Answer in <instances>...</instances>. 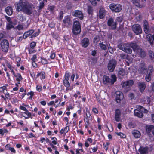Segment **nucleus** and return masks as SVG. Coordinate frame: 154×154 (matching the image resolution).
<instances>
[{
  "label": "nucleus",
  "instance_id": "49530a36",
  "mask_svg": "<svg viewBox=\"0 0 154 154\" xmlns=\"http://www.w3.org/2000/svg\"><path fill=\"white\" fill-rule=\"evenodd\" d=\"M91 60H92L91 62V65H94L97 63V59L96 57H91Z\"/></svg>",
  "mask_w": 154,
  "mask_h": 154
},
{
  "label": "nucleus",
  "instance_id": "e2e57ef3",
  "mask_svg": "<svg viewBox=\"0 0 154 154\" xmlns=\"http://www.w3.org/2000/svg\"><path fill=\"white\" fill-rule=\"evenodd\" d=\"M63 12L62 11H60L59 13V19L61 20L63 16Z\"/></svg>",
  "mask_w": 154,
  "mask_h": 154
},
{
  "label": "nucleus",
  "instance_id": "e433bc0d",
  "mask_svg": "<svg viewBox=\"0 0 154 154\" xmlns=\"http://www.w3.org/2000/svg\"><path fill=\"white\" fill-rule=\"evenodd\" d=\"M8 86V84H5V85H3L2 86L0 87V93L3 92L5 94V91H7V87Z\"/></svg>",
  "mask_w": 154,
  "mask_h": 154
},
{
  "label": "nucleus",
  "instance_id": "6e6552de",
  "mask_svg": "<svg viewBox=\"0 0 154 154\" xmlns=\"http://www.w3.org/2000/svg\"><path fill=\"white\" fill-rule=\"evenodd\" d=\"M116 64L117 62L115 60H111L109 61L107 66L108 70L111 72H113L116 66Z\"/></svg>",
  "mask_w": 154,
  "mask_h": 154
},
{
  "label": "nucleus",
  "instance_id": "052dcab7",
  "mask_svg": "<svg viewBox=\"0 0 154 154\" xmlns=\"http://www.w3.org/2000/svg\"><path fill=\"white\" fill-rule=\"evenodd\" d=\"M92 112L95 114H98L99 112L98 111L97 109L95 107H93L92 109Z\"/></svg>",
  "mask_w": 154,
  "mask_h": 154
},
{
  "label": "nucleus",
  "instance_id": "4c0bfd02",
  "mask_svg": "<svg viewBox=\"0 0 154 154\" xmlns=\"http://www.w3.org/2000/svg\"><path fill=\"white\" fill-rule=\"evenodd\" d=\"M13 23H7L6 26V29L7 31H9L14 27V26L13 25Z\"/></svg>",
  "mask_w": 154,
  "mask_h": 154
},
{
  "label": "nucleus",
  "instance_id": "20e7f679",
  "mask_svg": "<svg viewBox=\"0 0 154 154\" xmlns=\"http://www.w3.org/2000/svg\"><path fill=\"white\" fill-rule=\"evenodd\" d=\"M19 109L20 110L24 111V112H20V113L22 117L25 118V119H27L29 118L31 119L33 118L31 113L29 112L26 107L23 106H20L19 107Z\"/></svg>",
  "mask_w": 154,
  "mask_h": 154
},
{
  "label": "nucleus",
  "instance_id": "4468645a",
  "mask_svg": "<svg viewBox=\"0 0 154 154\" xmlns=\"http://www.w3.org/2000/svg\"><path fill=\"white\" fill-rule=\"evenodd\" d=\"M132 29L134 33L137 35H138L142 32L141 28L140 26L138 24L133 25Z\"/></svg>",
  "mask_w": 154,
  "mask_h": 154
},
{
  "label": "nucleus",
  "instance_id": "bf43d9fd",
  "mask_svg": "<svg viewBox=\"0 0 154 154\" xmlns=\"http://www.w3.org/2000/svg\"><path fill=\"white\" fill-rule=\"evenodd\" d=\"M45 140L46 143L48 144L49 145L51 146V145L52 144V141H51L48 138H46V139H45Z\"/></svg>",
  "mask_w": 154,
  "mask_h": 154
},
{
  "label": "nucleus",
  "instance_id": "5fc2aeb1",
  "mask_svg": "<svg viewBox=\"0 0 154 154\" xmlns=\"http://www.w3.org/2000/svg\"><path fill=\"white\" fill-rule=\"evenodd\" d=\"M56 56V54L55 52L53 51H51V54L50 56V57L51 59H54Z\"/></svg>",
  "mask_w": 154,
  "mask_h": 154
},
{
  "label": "nucleus",
  "instance_id": "f704fd0d",
  "mask_svg": "<svg viewBox=\"0 0 154 154\" xmlns=\"http://www.w3.org/2000/svg\"><path fill=\"white\" fill-rule=\"evenodd\" d=\"M41 76V79H44L45 78V73L44 71H41L39 72H38L36 75V78H38Z\"/></svg>",
  "mask_w": 154,
  "mask_h": 154
},
{
  "label": "nucleus",
  "instance_id": "f03ea898",
  "mask_svg": "<svg viewBox=\"0 0 154 154\" xmlns=\"http://www.w3.org/2000/svg\"><path fill=\"white\" fill-rule=\"evenodd\" d=\"M70 75V73L69 72L66 71L63 77V85L66 88V91H70L73 89V88H71L70 84L69 81Z\"/></svg>",
  "mask_w": 154,
  "mask_h": 154
},
{
  "label": "nucleus",
  "instance_id": "5701e85b",
  "mask_svg": "<svg viewBox=\"0 0 154 154\" xmlns=\"http://www.w3.org/2000/svg\"><path fill=\"white\" fill-rule=\"evenodd\" d=\"M138 85L140 91L142 93L143 92L146 87V85L143 82H140L138 83Z\"/></svg>",
  "mask_w": 154,
  "mask_h": 154
},
{
  "label": "nucleus",
  "instance_id": "37998d69",
  "mask_svg": "<svg viewBox=\"0 0 154 154\" xmlns=\"http://www.w3.org/2000/svg\"><path fill=\"white\" fill-rule=\"evenodd\" d=\"M99 45L100 48L102 50H106L107 49L106 45L103 44V42L99 43Z\"/></svg>",
  "mask_w": 154,
  "mask_h": 154
},
{
  "label": "nucleus",
  "instance_id": "6ab92c4d",
  "mask_svg": "<svg viewBox=\"0 0 154 154\" xmlns=\"http://www.w3.org/2000/svg\"><path fill=\"white\" fill-rule=\"evenodd\" d=\"M51 140H52V144L50 146L51 148L55 150V151H57V146H54V145H57V146L59 145V143L57 142V139L55 137H51Z\"/></svg>",
  "mask_w": 154,
  "mask_h": 154
},
{
  "label": "nucleus",
  "instance_id": "ddd939ff",
  "mask_svg": "<svg viewBox=\"0 0 154 154\" xmlns=\"http://www.w3.org/2000/svg\"><path fill=\"white\" fill-rule=\"evenodd\" d=\"M116 100L117 103H120L121 101L123 99L124 96L123 94L121 91H118L116 92Z\"/></svg>",
  "mask_w": 154,
  "mask_h": 154
},
{
  "label": "nucleus",
  "instance_id": "c85d7f7f",
  "mask_svg": "<svg viewBox=\"0 0 154 154\" xmlns=\"http://www.w3.org/2000/svg\"><path fill=\"white\" fill-rule=\"evenodd\" d=\"M84 118H86L88 119H91L92 116L90 111L87 108H86V112L85 114L83 116Z\"/></svg>",
  "mask_w": 154,
  "mask_h": 154
},
{
  "label": "nucleus",
  "instance_id": "393cba45",
  "mask_svg": "<svg viewBox=\"0 0 154 154\" xmlns=\"http://www.w3.org/2000/svg\"><path fill=\"white\" fill-rule=\"evenodd\" d=\"M149 148L147 147L140 146L139 149V151L140 154H148Z\"/></svg>",
  "mask_w": 154,
  "mask_h": 154
},
{
  "label": "nucleus",
  "instance_id": "2f4dec72",
  "mask_svg": "<svg viewBox=\"0 0 154 154\" xmlns=\"http://www.w3.org/2000/svg\"><path fill=\"white\" fill-rule=\"evenodd\" d=\"M8 107L9 108L8 109L10 110V111L6 109L5 110L4 113L6 114H9L10 112L12 114L14 113V111L11 109L12 106L10 104H9L7 105Z\"/></svg>",
  "mask_w": 154,
  "mask_h": 154
},
{
  "label": "nucleus",
  "instance_id": "9d476101",
  "mask_svg": "<svg viewBox=\"0 0 154 154\" xmlns=\"http://www.w3.org/2000/svg\"><path fill=\"white\" fill-rule=\"evenodd\" d=\"M63 22L66 27H68L69 26L71 25L72 24L71 18L69 15L65 16Z\"/></svg>",
  "mask_w": 154,
  "mask_h": 154
},
{
  "label": "nucleus",
  "instance_id": "c03bdc74",
  "mask_svg": "<svg viewBox=\"0 0 154 154\" xmlns=\"http://www.w3.org/2000/svg\"><path fill=\"white\" fill-rule=\"evenodd\" d=\"M27 95L28 96L30 95V96H29L28 99L30 100H32V98L33 96L34 95V93L33 91H31L30 92H28V93H26Z\"/></svg>",
  "mask_w": 154,
  "mask_h": 154
},
{
  "label": "nucleus",
  "instance_id": "58836bf2",
  "mask_svg": "<svg viewBox=\"0 0 154 154\" xmlns=\"http://www.w3.org/2000/svg\"><path fill=\"white\" fill-rule=\"evenodd\" d=\"M148 54L150 59L153 60H154V53L150 50L148 51Z\"/></svg>",
  "mask_w": 154,
  "mask_h": 154
},
{
  "label": "nucleus",
  "instance_id": "6e6d98bb",
  "mask_svg": "<svg viewBox=\"0 0 154 154\" xmlns=\"http://www.w3.org/2000/svg\"><path fill=\"white\" fill-rule=\"evenodd\" d=\"M16 56L14 52L11 53L9 55V57L12 60H14Z\"/></svg>",
  "mask_w": 154,
  "mask_h": 154
},
{
  "label": "nucleus",
  "instance_id": "2eb2a0df",
  "mask_svg": "<svg viewBox=\"0 0 154 154\" xmlns=\"http://www.w3.org/2000/svg\"><path fill=\"white\" fill-rule=\"evenodd\" d=\"M147 70V68L144 63H140V66L138 69V71L139 74H143L145 71Z\"/></svg>",
  "mask_w": 154,
  "mask_h": 154
},
{
  "label": "nucleus",
  "instance_id": "aec40b11",
  "mask_svg": "<svg viewBox=\"0 0 154 154\" xmlns=\"http://www.w3.org/2000/svg\"><path fill=\"white\" fill-rule=\"evenodd\" d=\"M81 45L83 47L86 48L89 44V39L87 38H85L81 41Z\"/></svg>",
  "mask_w": 154,
  "mask_h": 154
},
{
  "label": "nucleus",
  "instance_id": "c756f323",
  "mask_svg": "<svg viewBox=\"0 0 154 154\" xmlns=\"http://www.w3.org/2000/svg\"><path fill=\"white\" fill-rule=\"evenodd\" d=\"M146 38L148 42L149 43L150 45L152 46L154 44V42L152 35L151 34H149L146 36Z\"/></svg>",
  "mask_w": 154,
  "mask_h": 154
},
{
  "label": "nucleus",
  "instance_id": "0e129e2a",
  "mask_svg": "<svg viewBox=\"0 0 154 154\" xmlns=\"http://www.w3.org/2000/svg\"><path fill=\"white\" fill-rule=\"evenodd\" d=\"M36 90L38 92H40L42 90V86L41 85H37L36 86Z\"/></svg>",
  "mask_w": 154,
  "mask_h": 154
},
{
  "label": "nucleus",
  "instance_id": "72a5a7b5",
  "mask_svg": "<svg viewBox=\"0 0 154 154\" xmlns=\"http://www.w3.org/2000/svg\"><path fill=\"white\" fill-rule=\"evenodd\" d=\"M132 134L136 138H139L141 135V134L140 131L137 130H134L132 132Z\"/></svg>",
  "mask_w": 154,
  "mask_h": 154
},
{
  "label": "nucleus",
  "instance_id": "1a4fd4ad",
  "mask_svg": "<svg viewBox=\"0 0 154 154\" xmlns=\"http://www.w3.org/2000/svg\"><path fill=\"white\" fill-rule=\"evenodd\" d=\"M107 24L108 26L110 27L111 29L113 30L116 29L117 28V23L116 22H114V19L112 17L108 20Z\"/></svg>",
  "mask_w": 154,
  "mask_h": 154
},
{
  "label": "nucleus",
  "instance_id": "a19ab883",
  "mask_svg": "<svg viewBox=\"0 0 154 154\" xmlns=\"http://www.w3.org/2000/svg\"><path fill=\"white\" fill-rule=\"evenodd\" d=\"M125 74V70L124 69L121 68L118 72V75L120 76H123Z\"/></svg>",
  "mask_w": 154,
  "mask_h": 154
},
{
  "label": "nucleus",
  "instance_id": "4d7b16f0",
  "mask_svg": "<svg viewBox=\"0 0 154 154\" xmlns=\"http://www.w3.org/2000/svg\"><path fill=\"white\" fill-rule=\"evenodd\" d=\"M116 134L117 135L120 136V137L122 138H125V134L121 132H117L116 133Z\"/></svg>",
  "mask_w": 154,
  "mask_h": 154
},
{
  "label": "nucleus",
  "instance_id": "0eeeda50",
  "mask_svg": "<svg viewBox=\"0 0 154 154\" xmlns=\"http://www.w3.org/2000/svg\"><path fill=\"white\" fill-rule=\"evenodd\" d=\"M109 7L112 12L115 13L119 12L122 10V5L118 3H111L109 5Z\"/></svg>",
  "mask_w": 154,
  "mask_h": 154
},
{
  "label": "nucleus",
  "instance_id": "864d4df0",
  "mask_svg": "<svg viewBox=\"0 0 154 154\" xmlns=\"http://www.w3.org/2000/svg\"><path fill=\"white\" fill-rule=\"evenodd\" d=\"M36 42L35 41L32 42L30 44V46L31 48L34 49V47L36 46Z\"/></svg>",
  "mask_w": 154,
  "mask_h": 154
},
{
  "label": "nucleus",
  "instance_id": "69168bd1",
  "mask_svg": "<svg viewBox=\"0 0 154 154\" xmlns=\"http://www.w3.org/2000/svg\"><path fill=\"white\" fill-rule=\"evenodd\" d=\"M91 148L92 149L93 152L94 153L96 152L98 150V146H96L94 147L93 148Z\"/></svg>",
  "mask_w": 154,
  "mask_h": 154
},
{
  "label": "nucleus",
  "instance_id": "f8f14e48",
  "mask_svg": "<svg viewBox=\"0 0 154 154\" xmlns=\"http://www.w3.org/2000/svg\"><path fill=\"white\" fill-rule=\"evenodd\" d=\"M133 84V81L132 80H130L122 82V85L123 88L126 89L131 87Z\"/></svg>",
  "mask_w": 154,
  "mask_h": 154
},
{
  "label": "nucleus",
  "instance_id": "dca6fc26",
  "mask_svg": "<svg viewBox=\"0 0 154 154\" xmlns=\"http://www.w3.org/2000/svg\"><path fill=\"white\" fill-rule=\"evenodd\" d=\"M12 63L10 62L9 61H7L5 62V64L6 66L10 70V72L12 73L13 75H14L15 73L14 69H15V67L13 66Z\"/></svg>",
  "mask_w": 154,
  "mask_h": 154
},
{
  "label": "nucleus",
  "instance_id": "bb28decb",
  "mask_svg": "<svg viewBox=\"0 0 154 154\" xmlns=\"http://www.w3.org/2000/svg\"><path fill=\"white\" fill-rule=\"evenodd\" d=\"M34 30L33 29L29 30L25 32L23 34V37L24 39H26L29 36L31 35L34 33Z\"/></svg>",
  "mask_w": 154,
  "mask_h": 154
},
{
  "label": "nucleus",
  "instance_id": "13d9d810",
  "mask_svg": "<svg viewBox=\"0 0 154 154\" xmlns=\"http://www.w3.org/2000/svg\"><path fill=\"white\" fill-rule=\"evenodd\" d=\"M5 17L7 21L9 22V23H13L11 18L7 16H5Z\"/></svg>",
  "mask_w": 154,
  "mask_h": 154
},
{
  "label": "nucleus",
  "instance_id": "b1692460",
  "mask_svg": "<svg viewBox=\"0 0 154 154\" xmlns=\"http://www.w3.org/2000/svg\"><path fill=\"white\" fill-rule=\"evenodd\" d=\"M153 71V68L152 67L151 69H149V71L146 74L145 77V79L147 82H149L151 80V76L152 74V72Z\"/></svg>",
  "mask_w": 154,
  "mask_h": 154
},
{
  "label": "nucleus",
  "instance_id": "a211bd4d",
  "mask_svg": "<svg viewBox=\"0 0 154 154\" xmlns=\"http://www.w3.org/2000/svg\"><path fill=\"white\" fill-rule=\"evenodd\" d=\"M121 115V111L119 109H116L115 110L114 118L116 122H119L120 121Z\"/></svg>",
  "mask_w": 154,
  "mask_h": 154
},
{
  "label": "nucleus",
  "instance_id": "de8ad7c7",
  "mask_svg": "<svg viewBox=\"0 0 154 154\" xmlns=\"http://www.w3.org/2000/svg\"><path fill=\"white\" fill-rule=\"evenodd\" d=\"M88 12L89 15L92 14L93 12L92 8L91 6H88Z\"/></svg>",
  "mask_w": 154,
  "mask_h": 154
},
{
  "label": "nucleus",
  "instance_id": "f3484780",
  "mask_svg": "<svg viewBox=\"0 0 154 154\" xmlns=\"http://www.w3.org/2000/svg\"><path fill=\"white\" fill-rule=\"evenodd\" d=\"M143 30L146 34L149 33L150 32V27L148 21L146 20H144L143 22Z\"/></svg>",
  "mask_w": 154,
  "mask_h": 154
},
{
  "label": "nucleus",
  "instance_id": "09e8293b",
  "mask_svg": "<svg viewBox=\"0 0 154 154\" xmlns=\"http://www.w3.org/2000/svg\"><path fill=\"white\" fill-rule=\"evenodd\" d=\"M18 19L21 22H23L26 20V17L22 15H20L18 16Z\"/></svg>",
  "mask_w": 154,
  "mask_h": 154
},
{
  "label": "nucleus",
  "instance_id": "338daca9",
  "mask_svg": "<svg viewBox=\"0 0 154 154\" xmlns=\"http://www.w3.org/2000/svg\"><path fill=\"white\" fill-rule=\"evenodd\" d=\"M137 108L138 109V110L142 112H143V111L145 109L144 108L141 106H138Z\"/></svg>",
  "mask_w": 154,
  "mask_h": 154
},
{
  "label": "nucleus",
  "instance_id": "7ed1b4c3",
  "mask_svg": "<svg viewBox=\"0 0 154 154\" xmlns=\"http://www.w3.org/2000/svg\"><path fill=\"white\" fill-rule=\"evenodd\" d=\"M81 31V26L80 22L77 20L74 21L72 32L74 35L79 34Z\"/></svg>",
  "mask_w": 154,
  "mask_h": 154
},
{
  "label": "nucleus",
  "instance_id": "423d86ee",
  "mask_svg": "<svg viewBox=\"0 0 154 154\" xmlns=\"http://www.w3.org/2000/svg\"><path fill=\"white\" fill-rule=\"evenodd\" d=\"M1 50L5 54L8 53L9 47V43L8 40L4 39L2 40L0 42Z\"/></svg>",
  "mask_w": 154,
  "mask_h": 154
},
{
  "label": "nucleus",
  "instance_id": "f257e3e1",
  "mask_svg": "<svg viewBox=\"0 0 154 154\" xmlns=\"http://www.w3.org/2000/svg\"><path fill=\"white\" fill-rule=\"evenodd\" d=\"M17 10L22 11L25 13L30 15L32 13V7L26 2H20L17 5Z\"/></svg>",
  "mask_w": 154,
  "mask_h": 154
},
{
  "label": "nucleus",
  "instance_id": "680f3d73",
  "mask_svg": "<svg viewBox=\"0 0 154 154\" xmlns=\"http://www.w3.org/2000/svg\"><path fill=\"white\" fill-rule=\"evenodd\" d=\"M74 109V107L72 106L71 104H69L68 107L66 108V109L68 111H69L70 109L72 110Z\"/></svg>",
  "mask_w": 154,
  "mask_h": 154
},
{
  "label": "nucleus",
  "instance_id": "8fccbe9b",
  "mask_svg": "<svg viewBox=\"0 0 154 154\" xmlns=\"http://www.w3.org/2000/svg\"><path fill=\"white\" fill-rule=\"evenodd\" d=\"M41 62L43 65H45L48 63V62L47 59L44 58H41Z\"/></svg>",
  "mask_w": 154,
  "mask_h": 154
},
{
  "label": "nucleus",
  "instance_id": "ea45409f",
  "mask_svg": "<svg viewBox=\"0 0 154 154\" xmlns=\"http://www.w3.org/2000/svg\"><path fill=\"white\" fill-rule=\"evenodd\" d=\"M131 1L136 6L139 7H141L142 6L138 0H131Z\"/></svg>",
  "mask_w": 154,
  "mask_h": 154
},
{
  "label": "nucleus",
  "instance_id": "79ce46f5",
  "mask_svg": "<svg viewBox=\"0 0 154 154\" xmlns=\"http://www.w3.org/2000/svg\"><path fill=\"white\" fill-rule=\"evenodd\" d=\"M130 47L133 49L134 50H136V51H137V49L139 48H138L137 44L135 43H131L130 44Z\"/></svg>",
  "mask_w": 154,
  "mask_h": 154
},
{
  "label": "nucleus",
  "instance_id": "cd10ccee",
  "mask_svg": "<svg viewBox=\"0 0 154 154\" xmlns=\"http://www.w3.org/2000/svg\"><path fill=\"white\" fill-rule=\"evenodd\" d=\"M14 76L16 78V80L18 82V84H20V82L23 79L21 74L20 73H17L16 74H15L14 75Z\"/></svg>",
  "mask_w": 154,
  "mask_h": 154
},
{
  "label": "nucleus",
  "instance_id": "4be33fe9",
  "mask_svg": "<svg viewBox=\"0 0 154 154\" xmlns=\"http://www.w3.org/2000/svg\"><path fill=\"white\" fill-rule=\"evenodd\" d=\"M136 52L139 56L142 58H144L146 55L145 51L141 48L138 49Z\"/></svg>",
  "mask_w": 154,
  "mask_h": 154
},
{
  "label": "nucleus",
  "instance_id": "c9c22d12",
  "mask_svg": "<svg viewBox=\"0 0 154 154\" xmlns=\"http://www.w3.org/2000/svg\"><path fill=\"white\" fill-rule=\"evenodd\" d=\"M105 10L100 9L99 11V17L100 19L103 18L105 16Z\"/></svg>",
  "mask_w": 154,
  "mask_h": 154
},
{
  "label": "nucleus",
  "instance_id": "9b49d317",
  "mask_svg": "<svg viewBox=\"0 0 154 154\" xmlns=\"http://www.w3.org/2000/svg\"><path fill=\"white\" fill-rule=\"evenodd\" d=\"M73 16L77 17L80 20H82L84 18V15L82 12L80 10H76L72 12Z\"/></svg>",
  "mask_w": 154,
  "mask_h": 154
},
{
  "label": "nucleus",
  "instance_id": "603ef678",
  "mask_svg": "<svg viewBox=\"0 0 154 154\" xmlns=\"http://www.w3.org/2000/svg\"><path fill=\"white\" fill-rule=\"evenodd\" d=\"M110 144L109 142H107L106 143V144L103 143V147L104 149L106 150L107 151L108 149V146Z\"/></svg>",
  "mask_w": 154,
  "mask_h": 154
},
{
  "label": "nucleus",
  "instance_id": "412c9836",
  "mask_svg": "<svg viewBox=\"0 0 154 154\" xmlns=\"http://www.w3.org/2000/svg\"><path fill=\"white\" fill-rule=\"evenodd\" d=\"M146 131L148 135H151V132L154 130V126L153 125H147L146 126Z\"/></svg>",
  "mask_w": 154,
  "mask_h": 154
},
{
  "label": "nucleus",
  "instance_id": "3c124183",
  "mask_svg": "<svg viewBox=\"0 0 154 154\" xmlns=\"http://www.w3.org/2000/svg\"><path fill=\"white\" fill-rule=\"evenodd\" d=\"M15 28L18 30L20 31L23 30V25L20 24H18L16 27Z\"/></svg>",
  "mask_w": 154,
  "mask_h": 154
},
{
  "label": "nucleus",
  "instance_id": "774afa93",
  "mask_svg": "<svg viewBox=\"0 0 154 154\" xmlns=\"http://www.w3.org/2000/svg\"><path fill=\"white\" fill-rule=\"evenodd\" d=\"M66 7L68 9H71L72 8V5L71 3H67V4L66 5Z\"/></svg>",
  "mask_w": 154,
  "mask_h": 154
},
{
  "label": "nucleus",
  "instance_id": "7c9ffc66",
  "mask_svg": "<svg viewBox=\"0 0 154 154\" xmlns=\"http://www.w3.org/2000/svg\"><path fill=\"white\" fill-rule=\"evenodd\" d=\"M5 11L8 15H11L13 14V9L11 7L8 6L5 8Z\"/></svg>",
  "mask_w": 154,
  "mask_h": 154
},
{
  "label": "nucleus",
  "instance_id": "a878e982",
  "mask_svg": "<svg viewBox=\"0 0 154 154\" xmlns=\"http://www.w3.org/2000/svg\"><path fill=\"white\" fill-rule=\"evenodd\" d=\"M103 84H111V79L107 75H104L103 77Z\"/></svg>",
  "mask_w": 154,
  "mask_h": 154
},
{
  "label": "nucleus",
  "instance_id": "a18cd8bd",
  "mask_svg": "<svg viewBox=\"0 0 154 154\" xmlns=\"http://www.w3.org/2000/svg\"><path fill=\"white\" fill-rule=\"evenodd\" d=\"M111 77L112 78L111 79V84H113L116 81L117 78L116 75H112L111 76Z\"/></svg>",
  "mask_w": 154,
  "mask_h": 154
},
{
  "label": "nucleus",
  "instance_id": "39448f33",
  "mask_svg": "<svg viewBox=\"0 0 154 154\" xmlns=\"http://www.w3.org/2000/svg\"><path fill=\"white\" fill-rule=\"evenodd\" d=\"M117 46L119 49L128 54H131L132 52V49L127 44L121 42Z\"/></svg>",
  "mask_w": 154,
  "mask_h": 154
},
{
  "label": "nucleus",
  "instance_id": "473e14b6",
  "mask_svg": "<svg viewBox=\"0 0 154 154\" xmlns=\"http://www.w3.org/2000/svg\"><path fill=\"white\" fill-rule=\"evenodd\" d=\"M134 115L139 118H142L143 116L142 112L139 111L138 110H134Z\"/></svg>",
  "mask_w": 154,
  "mask_h": 154
}]
</instances>
